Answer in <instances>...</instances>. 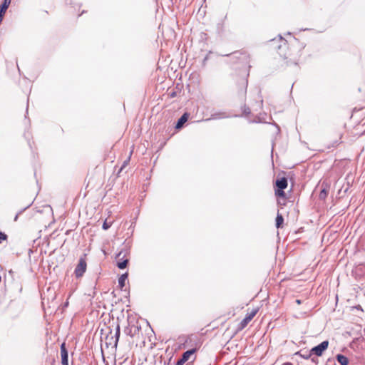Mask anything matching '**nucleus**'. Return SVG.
I'll return each instance as SVG.
<instances>
[{
	"label": "nucleus",
	"instance_id": "20e7f679",
	"mask_svg": "<svg viewBox=\"0 0 365 365\" xmlns=\"http://www.w3.org/2000/svg\"><path fill=\"white\" fill-rule=\"evenodd\" d=\"M248 73H245L241 76H235V83L237 90L239 93H246L247 85H248Z\"/></svg>",
	"mask_w": 365,
	"mask_h": 365
},
{
	"label": "nucleus",
	"instance_id": "6ab92c4d",
	"mask_svg": "<svg viewBox=\"0 0 365 365\" xmlns=\"http://www.w3.org/2000/svg\"><path fill=\"white\" fill-rule=\"evenodd\" d=\"M131 154H132V152L130 153L128 158L123 163V166L121 168V170H123L128 165V163H129Z\"/></svg>",
	"mask_w": 365,
	"mask_h": 365
},
{
	"label": "nucleus",
	"instance_id": "2eb2a0df",
	"mask_svg": "<svg viewBox=\"0 0 365 365\" xmlns=\"http://www.w3.org/2000/svg\"><path fill=\"white\" fill-rule=\"evenodd\" d=\"M328 193L329 190L327 187L323 188L319 192V197L321 200H325L328 195Z\"/></svg>",
	"mask_w": 365,
	"mask_h": 365
},
{
	"label": "nucleus",
	"instance_id": "6e6552de",
	"mask_svg": "<svg viewBox=\"0 0 365 365\" xmlns=\"http://www.w3.org/2000/svg\"><path fill=\"white\" fill-rule=\"evenodd\" d=\"M329 346V341H324L319 345L313 347L310 352L311 354H314L317 356H321L323 354V352L327 349Z\"/></svg>",
	"mask_w": 365,
	"mask_h": 365
},
{
	"label": "nucleus",
	"instance_id": "0eeeda50",
	"mask_svg": "<svg viewBox=\"0 0 365 365\" xmlns=\"http://www.w3.org/2000/svg\"><path fill=\"white\" fill-rule=\"evenodd\" d=\"M87 269V263L84 258H81L76 267L74 274L77 278L81 277L86 272Z\"/></svg>",
	"mask_w": 365,
	"mask_h": 365
},
{
	"label": "nucleus",
	"instance_id": "9d476101",
	"mask_svg": "<svg viewBox=\"0 0 365 365\" xmlns=\"http://www.w3.org/2000/svg\"><path fill=\"white\" fill-rule=\"evenodd\" d=\"M11 0H4L0 7V23L1 22L3 17L11 4Z\"/></svg>",
	"mask_w": 365,
	"mask_h": 365
},
{
	"label": "nucleus",
	"instance_id": "412c9836",
	"mask_svg": "<svg viewBox=\"0 0 365 365\" xmlns=\"http://www.w3.org/2000/svg\"><path fill=\"white\" fill-rule=\"evenodd\" d=\"M283 365H293V364L290 362H287V363H284Z\"/></svg>",
	"mask_w": 365,
	"mask_h": 365
},
{
	"label": "nucleus",
	"instance_id": "1a4fd4ad",
	"mask_svg": "<svg viewBox=\"0 0 365 365\" xmlns=\"http://www.w3.org/2000/svg\"><path fill=\"white\" fill-rule=\"evenodd\" d=\"M61 356L62 365H68V351H67L65 343H63L61 345Z\"/></svg>",
	"mask_w": 365,
	"mask_h": 365
},
{
	"label": "nucleus",
	"instance_id": "aec40b11",
	"mask_svg": "<svg viewBox=\"0 0 365 365\" xmlns=\"http://www.w3.org/2000/svg\"><path fill=\"white\" fill-rule=\"evenodd\" d=\"M296 303L299 305V304H301L302 302L300 299H297Z\"/></svg>",
	"mask_w": 365,
	"mask_h": 365
},
{
	"label": "nucleus",
	"instance_id": "423d86ee",
	"mask_svg": "<svg viewBox=\"0 0 365 365\" xmlns=\"http://www.w3.org/2000/svg\"><path fill=\"white\" fill-rule=\"evenodd\" d=\"M200 343H197L194 348L184 352L181 359L178 361L176 365H183L186 361H187L190 359L192 356L194 355L196 351L200 349Z\"/></svg>",
	"mask_w": 365,
	"mask_h": 365
},
{
	"label": "nucleus",
	"instance_id": "4468645a",
	"mask_svg": "<svg viewBox=\"0 0 365 365\" xmlns=\"http://www.w3.org/2000/svg\"><path fill=\"white\" fill-rule=\"evenodd\" d=\"M284 223V218L281 214H277L276 217V227L277 228L282 227Z\"/></svg>",
	"mask_w": 365,
	"mask_h": 365
},
{
	"label": "nucleus",
	"instance_id": "9b49d317",
	"mask_svg": "<svg viewBox=\"0 0 365 365\" xmlns=\"http://www.w3.org/2000/svg\"><path fill=\"white\" fill-rule=\"evenodd\" d=\"M190 114L187 113H185L178 120V123H176L175 128L176 129H180L183 125L187 121L189 118Z\"/></svg>",
	"mask_w": 365,
	"mask_h": 365
},
{
	"label": "nucleus",
	"instance_id": "f257e3e1",
	"mask_svg": "<svg viewBox=\"0 0 365 365\" xmlns=\"http://www.w3.org/2000/svg\"><path fill=\"white\" fill-rule=\"evenodd\" d=\"M277 55L282 66L288 67L297 65L299 61L307 59L311 56L310 51L306 45L297 39L289 43L280 39L277 45Z\"/></svg>",
	"mask_w": 365,
	"mask_h": 365
},
{
	"label": "nucleus",
	"instance_id": "f8f14e48",
	"mask_svg": "<svg viewBox=\"0 0 365 365\" xmlns=\"http://www.w3.org/2000/svg\"><path fill=\"white\" fill-rule=\"evenodd\" d=\"M128 273L123 274L119 278H118V285L120 289H123L125 287V281L128 279Z\"/></svg>",
	"mask_w": 365,
	"mask_h": 365
},
{
	"label": "nucleus",
	"instance_id": "4be33fe9",
	"mask_svg": "<svg viewBox=\"0 0 365 365\" xmlns=\"http://www.w3.org/2000/svg\"><path fill=\"white\" fill-rule=\"evenodd\" d=\"M304 358H305V359H308V358H309V356H306V355H304Z\"/></svg>",
	"mask_w": 365,
	"mask_h": 365
},
{
	"label": "nucleus",
	"instance_id": "a211bd4d",
	"mask_svg": "<svg viewBox=\"0 0 365 365\" xmlns=\"http://www.w3.org/2000/svg\"><path fill=\"white\" fill-rule=\"evenodd\" d=\"M7 239H8L7 235L5 234L4 232L0 231V244L4 241H6Z\"/></svg>",
	"mask_w": 365,
	"mask_h": 365
},
{
	"label": "nucleus",
	"instance_id": "5701e85b",
	"mask_svg": "<svg viewBox=\"0 0 365 365\" xmlns=\"http://www.w3.org/2000/svg\"><path fill=\"white\" fill-rule=\"evenodd\" d=\"M304 358H305V359H308V358H309V356H306V355H304Z\"/></svg>",
	"mask_w": 365,
	"mask_h": 365
},
{
	"label": "nucleus",
	"instance_id": "ddd939ff",
	"mask_svg": "<svg viewBox=\"0 0 365 365\" xmlns=\"http://www.w3.org/2000/svg\"><path fill=\"white\" fill-rule=\"evenodd\" d=\"M336 359L341 365H348L349 364L348 358L342 354H338L336 356Z\"/></svg>",
	"mask_w": 365,
	"mask_h": 365
},
{
	"label": "nucleus",
	"instance_id": "f03ea898",
	"mask_svg": "<svg viewBox=\"0 0 365 365\" xmlns=\"http://www.w3.org/2000/svg\"><path fill=\"white\" fill-rule=\"evenodd\" d=\"M277 188L275 189V195L279 197L278 203L282 205L286 204V194L284 192V189L287 187L288 182L287 179L284 177L277 178L275 182Z\"/></svg>",
	"mask_w": 365,
	"mask_h": 365
},
{
	"label": "nucleus",
	"instance_id": "f3484780",
	"mask_svg": "<svg viewBox=\"0 0 365 365\" xmlns=\"http://www.w3.org/2000/svg\"><path fill=\"white\" fill-rule=\"evenodd\" d=\"M113 224V222L112 221H108V220L106 219L103 224V230H108V228L110 227V226L112 225Z\"/></svg>",
	"mask_w": 365,
	"mask_h": 365
},
{
	"label": "nucleus",
	"instance_id": "7ed1b4c3",
	"mask_svg": "<svg viewBox=\"0 0 365 365\" xmlns=\"http://www.w3.org/2000/svg\"><path fill=\"white\" fill-rule=\"evenodd\" d=\"M259 312V308L252 309L250 312H248L245 317L237 324V327L232 333V336L236 335L238 332L244 329L248 324L253 319V318L256 316V314Z\"/></svg>",
	"mask_w": 365,
	"mask_h": 365
},
{
	"label": "nucleus",
	"instance_id": "dca6fc26",
	"mask_svg": "<svg viewBox=\"0 0 365 365\" xmlns=\"http://www.w3.org/2000/svg\"><path fill=\"white\" fill-rule=\"evenodd\" d=\"M115 336V339L114 341V346H116L117 344H118V339H119V336H120V327H119V325L117 326Z\"/></svg>",
	"mask_w": 365,
	"mask_h": 365
},
{
	"label": "nucleus",
	"instance_id": "39448f33",
	"mask_svg": "<svg viewBox=\"0 0 365 365\" xmlns=\"http://www.w3.org/2000/svg\"><path fill=\"white\" fill-rule=\"evenodd\" d=\"M117 267L119 269H125L129 262L127 250H121L116 256Z\"/></svg>",
	"mask_w": 365,
	"mask_h": 365
}]
</instances>
